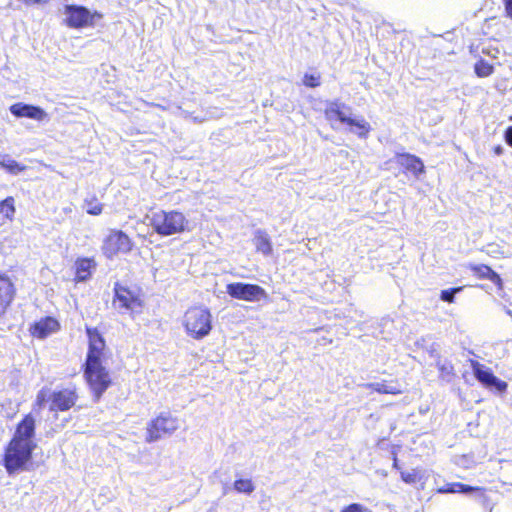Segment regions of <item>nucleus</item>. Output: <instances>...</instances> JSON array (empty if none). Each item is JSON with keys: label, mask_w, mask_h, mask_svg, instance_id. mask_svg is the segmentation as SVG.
<instances>
[{"label": "nucleus", "mask_w": 512, "mask_h": 512, "mask_svg": "<svg viewBox=\"0 0 512 512\" xmlns=\"http://www.w3.org/2000/svg\"><path fill=\"white\" fill-rule=\"evenodd\" d=\"M178 428L179 420L176 416L169 411L160 412L147 423L145 441L156 442L172 435Z\"/></svg>", "instance_id": "obj_6"}, {"label": "nucleus", "mask_w": 512, "mask_h": 512, "mask_svg": "<svg viewBox=\"0 0 512 512\" xmlns=\"http://www.w3.org/2000/svg\"><path fill=\"white\" fill-rule=\"evenodd\" d=\"M64 24L72 29H82L86 27H93L95 20L102 18V14L90 10L81 5H66L64 7Z\"/></svg>", "instance_id": "obj_10"}, {"label": "nucleus", "mask_w": 512, "mask_h": 512, "mask_svg": "<svg viewBox=\"0 0 512 512\" xmlns=\"http://www.w3.org/2000/svg\"><path fill=\"white\" fill-rule=\"evenodd\" d=\"M83 205L86 213L91 216H99L102 214L104 205L101 203L96 195H92L84 199Z\"/></svg>", "instance_id": "obj_22"}, {"label": "nucleus", "mask_w": 512, "mask_h": 512, "mask_svg": "<svg viewBox=\"0 0 512 512\" xmlns=\"http://www.w3.org/2000/svg\"><path fill=\"white\" fill-rule=\"evenodd\" d=\"M0 167L13 175L24 172L27 169L26 165L18 163L8 155H4L0 158Z\"/></svg>", "instance_id": "obj_21"}, {"label": "nucleus", "mask_w": 512, "mask_h": 512, "mask_svg": "<svg viewBox=\"0 0 512 512\" xmlns=\"http://www.w3.org/2000/svg\"><path fill=\"white\" fill-rule=\"evenodd\" d=\"M79 398V387L75 383H70L49 394L48 410L51 413L67 412L77 406Z\"/></svg>", "instance_id": "obj_8"}, {"label": "nucleus", "mask_w": 512, "mask_h": 512, "mask_svg": "<svg viewBox=\"0 0 512 512\" xmlns=\"http://www.w3.org/2000/svg\"><path fill=\"white\" fill-rule=\"evenodd\" d=\"M460 482L447 483L437 489L440 494L459 493Z\"/></svg>", "instance_id": "obj_30"}, {"label": "nucleus", "mask_w": 512, "mask_h": 512, "mask_svg": "<svg viewBox=\"0 0 512 512\" xmlns=\"http://www.w3.org/2000/svg\"><path fill=\"white\" fill-rule=\"evenodd\" d=\"M97 262L93 257H78L74 262V282H85L92 277Z\"/></svg>", "instance_id": "obj_16"}, {"label": "nucleus", "mask_w": 512, "mask_h": 512, "mask_svg": "<svg viewBox=\"0 0 512 512\" xmlns=\"http://www.w3.org/2000/svg\"><path fill=\"white\" fill-rule=\"evenodd\" d=\"M397 163L403 168L405 173H411L415 177L425 173V166L423 161L416 155L410 153H397Z\"/></svg>", "instance_id": "obj_17"}, {"label": "nucleus", "mask_w": 512, "mask_h": 512, "mask_svg": "<svg viewBox=\"0 0 512 512\" xmlns=\"http://www.w3.org/2000/svg\"><path fill=\"white\" fill-rule=\"evenodd\" d=\"M494 65L483 58H480L474 64V72L479 78H486L494 73Z\"/></svg>", "instance_id": "obj_24"}, {"label": "nucleus", "mask_w": 512, "mask_h": 512, "mask_svg": "<svg viewBox=\"0 0 512 512\" xmlns=\"http://www.w3.org/2000/svg\"><path fill=\"white\" fill-rule=\"evenodd\" d=\"M506 16L512 19V0H503Z\"/></svg>", "instance_id": "obj_34"}, {"label": "nucleus", "mask_w": 512, "mask_h": 512, "mask_svg": "<svg viewBox=\"0 0 512 512\" xmlns=\"http://www.w3.org/2000/svg\"><path fill=\"white\" fill-rule=\"evenodd\" d=\"M226 292L234 299L247 302H256L268 299L266 290L257 284L242 282L229 283L226 286Z\"/></svg>", "instance_id": "obj_11"}, {"label": "nucleus", "mask_w": 512, "mask_h": 512, "mask_svg": "<svg viewBox=\"0 0 512 512\" xmlns=\"http://www.w3.org/2000/svg\"><path fill=\"white\" fill-rule=\"evenodd\" d=\"M253 243H254L255 250L257 253H261L264 256H269L272 254L273 246H272L271 239H270L269 235L267 234V232H265L263 230H258L255 233Z\"/></svg>", "instance_id": "obj_19"}, {"label": "nucleus", "mask_w": 512, "mask_h": 512, "mask_svg": "<svg viewBox=\"0 0 512 512\" xmlns=\"http://www.w3.org/2000/svg\"><path fill=\"white\" fill-rule=\"evenodd\" d=\"M15 213H16V208H15L14 197L8 196L5 199H3L2 201H0V214L4 218L12 221L14 219Z\"/></svg>", "instance_id": "obj_23"}, {"label": "nucleus", "mask_w": 512, "mask_h": 512, "mask_svg": "<svg viewBox=\"0 0 512 512\" xmlns=\"http://www.w3.org/2000/svg\"><path fill=\"white\" fill-rule=\"evenodd\" d=\"M393 468L399 471L401 470L398 464V458L396 454L393 455Z\"/></svg>", "instance_id": "obj_37"}, {"label": "nucleus", "mask_w": 512, "mask_h": 512, "mask_svg": "<svg viewBox=\"0 0 512 512\" xmlns=\"http://www.w3.org/2000/svg\"><path fill=\"white\" fill-rule=\"evenodd\" d=\"M233 488L236 492L250 495L255 490V485L251 479L239 478L233 483Z\"/></svg>", "instance_id": "obj_25"}, {"label": "nucleus", "mask_w": 512, "mask_h": 512, "mask_svg": "<svg viewBox=\"0 0 512 512\" xmlns=\"http://www.w3.org/2000/svg\"><path fill=\"white\" fill-rule=\"evenodd\" d=\"M504 138H505L506 143H507L510 147H512V125H511V126H509V127L505 130Z\"/></svg>", "instance_id": "obj_35"}, {"label": "nucleus", "mask_w": 512, "mask_h": 512, "mask_svg": "<svg viewBox=\"0 0 512 512\" xmlns=\"http://www.w3.org/2000/svg\"><path fill=\"white\" fill-rule=\"evenodd\" d=\"M437 368L442 376H451L453 374V365L450 362H437Z\"/></svg>", "instance_id": "obj_33"}, {"label": "nucleus", "mask_w": 512, "mask_h": 512, "mask_svg": "<svg viewBox=\"0 0 512 512\" xmlns=\"http://www.w3.org/2000/svg\"><path fill=\"white\" fill-rule=\"evenodd\" d=\"M492 151H493V153H494L495 155H498V156H499V155L503 154L504 149H503V147H502L501 145H495V146L492 148Z\"/></svg>", "instance_id": "obj_36"}, {"label": "nucleus", "mask_w": 512, "mask_h": 512, "mask_svg": "<svg viewBox=\"0 0 512 512\" xmlns=\"http://www.w3.org/2000/svg\"><path fill=\"white\" fill-rule=\"evenodd\" d=\"M146 306L147 297L139 284L121 281L114 283L112 307L118 314L135 319L144 313Z\"/></svg>", "instance_id": "obj_3"}, {"label": "nucleus", "mask_w": 512, "mask_h": 512, "mask_svg": "<svg viewBox=\"0 0 512 512\" xmlns=\"http://www.w3.org/2000/svg\"><path fill=\"white\" fill-rule=\"evenodd\" d=\"M35 435L36 419L32 413L25 414L3 450L1 464L9 475L32 468L33 453L37 448Z\"/></svg>", "instance_id": "obj_1"}, {"label": "nucleus", "mask_w": 512, "mask_h": 512, "mask_svg": "<svg viewBox=\"0 0 512 512\" xmlns=\"http://www.w3.org/2000/svg\"><path fill=\"white\" fill-rule=\"evenodd\" d=\"M134 249L132 238L120 229H111L101 245L102 254L109 260L120 254H129Z\"/></svg>", "instance_id": "obj_7"}, {"label": "nucleus", "mask_w": 512, "mask_h": 512, "mask_svg": "<svg viewBox=\"0 0 512 512\" xmlns=\"http://www.w3.org/2000/svg\"><path fill=\"white\" fill-rule=\"evenodd\" d=\"M367 387L379 394H392L397 395L402 393V389L399 386L397 380L382 381L380 383H371Z\"/></svg>", "instance_id": "obj_20"}, {"label": "nucleus", "mask_w": 512, "mask_h": 512, "mask_svg": "<svg viewBox=\"0 0 512 512\" xmlns=\"http://www.w3.org/2000/svg\"><path fill=\"white\" fill-rule=\"evenodd\" d=\"M346 105L340 103L339 101H331L327 104L324 109V116L329 122L339 121L342 124H345L350 127H355L359 130V137H367L370 132V125L363 118L357 120L353 119L345 114Z\"/></svg>", "instance_id": "obj_9"}, {"label": "nucleus", "mask_w": 512, "mask_h": 512, "mask_svg": "<svg viewBox=\"0 0 512 512\" xmlns=\"http://www.w3.org/2000/svg\"><path fill=\"white\" fill-rule=\"evenodd\" d=\"M49 394L50 393L46 388H42L40 391H38L34 402V407L41 409L45 403H48Z\"/></svg>", "instance_id": "obj_29"}, {"label": "nucleus", "mask_w": 512, "mask_h": 512, "mask_svg": "<svg viewBox=\"0 0 512 512\" xmlns=\"http://www.w3.org/2000/svg\"><path fill=\"white\" fill-rule=\"evenodd\" d=\"M463 287H453L442 290L440 293V299L447 303H453L455 301V294L462 291Z\"/></svg>", "instance_id": "obj_28"}, {"label": "nucleus", "mask_w": 512, "mask_h": 512, "mask_svg": "<svg viewBox=\"0 0 512 512\" xmlns=\"http://www.w3.org/2000/svg\"><path fill=\"white\" fill-rule=\"evenodd\" d=\"M182 326L188 337L194 340H201L212 331V313L203 305L190 306L182 316Z\"/></svg>", "instance_id": "obj_4"}, {"label": "nucleus", "mask_w": 512, "mask_h": 512, "mask_svg": "<svg viewBox=\"0 0 512 512\" xmlns=\"http://www.w3.org/2000/svg\"><path fill=\"white\" fill-rule=\"evenodd\" d=\"M150 225L157 234L170 236L184 232L188 221L182 212L160 210L153 213Z\"/></svg>", "instance_id": "obj_5"}, {"label": "nucleus", "mask_w": 512, "mask_h": 512, "mask_svg": "<svg viewBox=\"0 0 512 512\" xmlns=\"http://www.w3.org/2000/svg\"><path fill=\"white\" fill-rule=\"evenodd\" d=\"M302 83L307 88H317L321 85V73H305L302 78Z\"/></svg>", "instance_id": "obj_27"}, {"label": "nucleus", "mask_w": 512, "mask_h": 512, "mask_svg": "<svg viewBox=\"0 0 512 512\" xmlns=\"http://www.w3.org/2000/svg\"><path fill=\"white\" fill-rule=\"evenodd\" d=\"M469 270L472 272L474 277L479 280H489L492 282L499 290L503 289V281L500 275L495 272L490 266L486 264H470Z\"/></svg>", "instance_id": "obj_18"}, {"label": "nucleus", "mask_w": 512, "mask_h": 512, "mask_svg": "<svg viewBox=\"0 0 512 512\" xmlns=\"http://www.w3.org/2000/svg\"><path fill=\"white\" fill-rule=\"evenodd\" d=\"M61 329L60 322L53 316H45L32 323L29 334L36 339H45Z\"/></svg>", "instance_id": "obj_13"}, {"label": "nucleus", "mask_w": 512, "mask_h": 512, "mask_svg": "<svg viewBox=\"0 0 512 512\" xmlns=\"http://www.w3.org/2000/svg\"><path fill=\"white\" fill-rule=\"evenodd\" d=\"M400 477L406 484H415L422 480L423 475L421 469L415 468L411 471L400 470Z\"/></svg>", "instance_id": "obj_26"}, {"label": "nucleus", "mask_w": 512, "mask_h": 512, "mask_svg": "<svg viewBox=\"0 0 512 512\" xmlns=\"http://www.w3.org/2000/svg\"><path fill=\"white\" fill-rule=\"evenodd\" d=\"M470 365L475 378L487 388H496L498 391H505L507 383L498 379L490 369H485L484 365L476 360H470Z\"/></svg>", "instance_id": "obj_12"}, {"label": "nucleus", "mask_w": 512, "mask_h": 512, "mask_svg": "<svg viewBox=\"0 0 512 512\" xmlns=\"http://www.w3.org/2000/svg\"><path fill=\"white\" fill-rule=\"evenodd\" d=\"M479 492L481 495H485L486 489L484 487L470 486L467 484L460 483L459 493Z\"/></svg>", "instance_id": "obj_32"}, {"label": "nucleus", "mask_w": 512, "mask_h": 512, "mask_svg": "<svg viewBox=\"0 0 512 512\" xmlns=\"http://www.w3.org/2000/svg\"><path fill=\"white\" fill-rule=\"evenodd\" d=\"M88 350L82 366L84 379L96 401L112 385L109 371L103 365L107 358V345L103 335L96 327H86Z\"/></svg>", "instance_id": "obj_2"}, {"label": "nucleus", "mask_w": 512, "mask_h": 512, "mask_svg": "<svg viewBox=\"0 0 512 512\" xmlns=\"http://www.w3.org/2000/svg\"><path fill=\"white\" fill-rule=\"evenodd\" d=\"M17 289L12 279L0 273V317L5 315L15 300Z\"/></svg>", "instance_id": "obj_14"}, {"label": "nucleus", "mask_w": 512, "mask_h": 512, "mask_svg": "<svg viewBox=\"0 0 512 512\" xmlns=\"http://www.w3.org/2000/svg\"><path fill=\"white\" fill-rule=\"evenodd\" d=\"M340 512H371L367 507L360 503H351L344 506Z\"/></svg>", "instance_id": "obj_31"}, {"label": "nucleus", "mask_w": 512, "mask_h": 512, "mask_svg": "<svg viewBox=\"0 0 512 512\" xmlns=\"http://www.w3.org/2000/svg\"><path fill=\"white\" fill-rule=\"evenodd\" d=\"M9 110L12 115L17 118H29L36 121H43L47 117V113L41 107L22 102L12 104Z\"/></svg>", "instance_id": "obj_15"}]
</instances>
